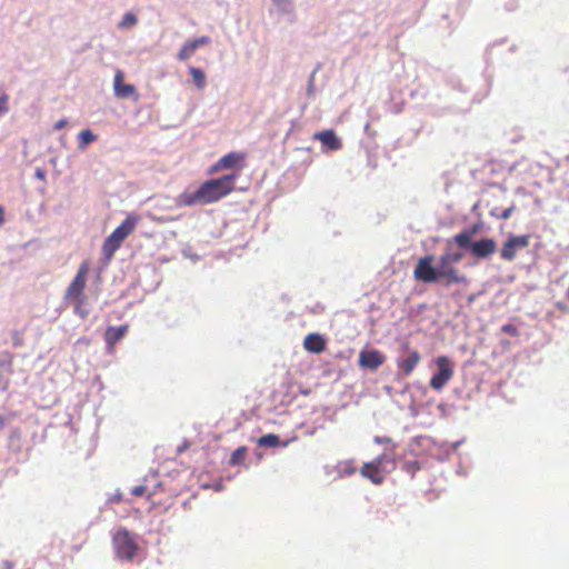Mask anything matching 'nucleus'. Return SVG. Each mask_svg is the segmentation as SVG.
I'll return each mask as SVG.
<instances>
[{
	"mask_svg": "<svg viewBox=\"0 0 569 569\" xmlns=\"http://www.w3.org/2000/svg\"><path fill=\"white\" fill-rule=\"evenodd\" d=\"M140 221L138 214H129L119 227H117L110 236H108L102 244L101 251L107 261H110L114 252L121 247L122 242L134 231Z\"/></svg>",
	"mask_w": 569,
	"mask_h": 569,
	"instance_id": "nucleus-5",
	"label": "nucleus"
},
{
	"mask_svg": "<svg viewBox=\"0 0 569 569\" xmlns=\"http://www.w3.org/2000/svg\"><path fill=\"white\" fill-rule=\"evenodd\" d=\"M89 271V260L82 261L63 296L64 301L73 307V312L81 319H86L89 315V310L86 308L88 298L84 295Z\"/></svg>",
	"mask_w": 569,
	"mask_h": 569,
	"instance_id": "nucleus-3",
	"label": "nucleus"
},
{
	"mask_svg": "<svg viewBox=\"0 0 569 569\" xmlns=\"http://www.w3.org/2000/svg\"><path fill=\"white\" fill-rule=\"evenodd\" d=\"M373 441L379 445H388L391 442V439L389 437H375Z\"/></svg>",
	"mask_w": 569,
	"mask_h": 569,
	"instance_id": "nucleus-31",
	"label": "nucleus"
},
{
	"mask_svg": "<svg viewBox=\"0 0 569 569\" xmlns=\"http://www.w3.org/2000/svg\"><path fill=\"white\" fill-rule=\"evenodd\" d=\"M137 22H138V19L136 17V14L132 13V12H127L122 17V20L120 21L119 27H121V28H130V27L136 26Z\"/></svg>",
	"mask_w": 569,
	"mask_h": 569,
	"instance_id": "nucleus-25",
	"label": "nucleus"
},
{
	"mask_svg": "<svg viewBox=\"0 0 569 569\" xmlns=\"http://www.w3.org/2000/svg\"><path fill=\"white\" fill-rule=\"evenodd\" d=\"M497 250V242L493 239L485 238L471 244V252L476 258L483 259Z\"/></svg>",
	"mask_w": 569,
	"mask_h": 569,
	"instance_id": "nucleus-12",
	"label": "nucleus"
},
{
	"mask_svg": "<svg viewBox=\"0 0 569 569\" xmlns=\"http://www.w3.org/2000/svg\"><path fill=\"white\" fill-rule=\"evenodd\" d=\"M567 298L569 300V287H568V290H567Z\"/></svg>",
	"mask_w": 569,
	"mask_h": 569,
	"instance_id": "nucleus-41",
	"label": "nucleus"
},
{
	"mask_svg": "<svg viewBox=\"0 0 569 569\" xmlns=\"http://www.w3.org/2000/svg\"><path fill=\"white\" fill-rule=\"evenodd\" d=\"M453 240L460 248H469L471 250V244L473 242H471V237L466 230L460 233H457L453 237Z\"/></svg>",
	"mask_w": 569,
	"mask_h": 569,
	"instance_id": "nucleus-21",
	"label": "nucleus"
},
{
	"mask_svg": "<svg viewBox=\"0 0 569 569\" xmlns=\"http://www.w3.org/2000/svg\"><path fill=\"white\" fill-rule=\"evenodd\" d=\"M4 222V210L2 206H0V226Z\"/></svg>",
	"mask_w": 569,
	"mask_h": 569,
	"instance_id": "nucleus-37",
	"label": "nucleus"
},
{
	"mask_svg": "<svg viewBox=\"0 0 569 569\" xmlns=\"http://www.w3.org/2000/svg\"><path fill=\"white\" fill-rule=\"evenodd\" d=\"M437 372L430 379V387L433 390H441L453 377V366L446 356L436 359Z\"/></svg>",
	"mask_w": 569,
	"mask_h": 569,
	"instance_id": "nucleus-7",
	"label": "nucleus"
},
{
	"mask_svg": "<svg viewBox=\"0 0 569 569\" xmlns=\"http://www.w3.org/2000/svg\"><path fill=\"white\" fill-rule=\"evenodd\" d=\"M385 361L386 356L378 349L362 350L358 358L359 366L370 370H377Z\"/></svg>",
	"mask_w": 569,
	"mask_h": 569,
	"instance_id": "nucleus-10",
	"label": "nucleus"
},
{
	"mask_svg": "<svg viewBox=\"0 0 569 569\" xmlns=\"http://www.w3.org/2000/svg\"><path fill=\"white\" fill-rule=\"evenodd\" d=\"M420 353L417 350H410L403 358L397 360V367L403 376H409L420 362Z\"/></svg>",
	"mask_w": 569,
	"mask_h": 569,
	"instance_id": "nucleus-14",
	"label": "nucleus"
},
{
	"mask_svg": "<svg viewBox=\"0 0 569 569\" xmlns=\"http://www.w3.org/2000/svg\"><path fill=\"white\" fill-rule=\"evenodd\" d=\"M3 356L7 358V363L10 367L12 365V355L9 352H6Z\"/></svg>",
	"mask_w": 569,
	"mask_h": 569,
	"instance_id": "nucleus-36",
	"label": "nucleus"
},
{
	"mask_svg": "<svg viewBox=\"0 0 569 569\" xmlns=\"http://www.w3.org/2000/svg\"><path fill=\"white\" fill-rule=\"evenodd\" d=\"M193 54L194 53H193L192 49L186 42L182 46V48L180 49L179 53H178V59L181 60V61H186V60L190 59Z\"/></svg>",
	"mask_w": 569,
	"mask_h": 569,
	"instance_id": "nucleus-26",
	"label": "nucleus"
},
{
	"mask_svg": "<svg viewBox=\"0 0 569 569\" xmlns=\"http://www.w3.org/2000/svg\"><path fill=\"white\" fill-rule=\"evenodd\" d=\"M313 139L319 140L329 151H337L342 148V142L333 129L316 132Z\"/></svg>",
	"mask_w": 569,
	"mask_h": 569,
	"instance_id": "nucleus-11",
	"label": "nucleus"
},
{
	"mask_svg": "<svg viewBox=\"0 0 569 569\" xmlns=\"http://www.w3.org/2000/svg\"><path fill=\"white\" fill-rule=\"evenodd\" d=\"M246 166V153L231 151L221 157L209 168V174L218 173L222 170L236 169L241 171Z\"/></svg>",
	"mask_w": 569,
	"mask_h": 569,
	"instance_id": "nucleus-8",
	"label": "nucleus"
},
{
	"mask_svg": "<svg viewBox=\"0 0 569 569\" xmlns=\"http://www.w3.org/2000/svg\"><path fill=\"white\" fill-rule=\"evenodd\" d=\"M4 425H6V418L3 416H0V430L3 429Z\"/></svg>",
	"mask_w": 569,
	"mask_h": 569,
	"instance_id": "nucleus-38",
	"label": "nucleus"
},
{
	"mask_svg": "<svg viewBox=\"0 0 569 569\" xmlns=\"http://www.w3.org/2000/svg\"><path fill=\"white\" fill-rule=\"evenodd\" d=\"M189 72L192 77L193 83L198 89H203L206 87V76L204 72L196 67H190Z\"/></svg>",
	"mask_w": 569,
	"mask_h": 569,
	"instance_id": "nucleus-17",
	"label": "nucleus"
},
{
	"mask_svg": "<svg viewBox=\"0 0 569 569\" xmlns=\"http://www.w3.org/2000/svg\"><path fill=\"white\" fill-rule=\"evenodd\" d=\"M280 443V438L277 435L268 433L258 439V445L264 448H273Z\"/></svg>",
	"mask_w": 569,
	"mask_h": 569,
	"instance_id": "nucleus-19",
	"label": "nucleus"
},
{
	"mask_svg": "<svg viewBox=\"0 0 569 569\" xmlns=\"http://www.w3.org/2000/svg\"><path fill=\"white\" fill-rule=\"evenodd\" d=\"M239 173L226 174L220 178L209 179L202 182L194 191H183L178 197V206L193 207L209 204L221 200L234 190V182Z\"/></svg>",
	"mask_w": 569,
	"mask_h": 569,
	"instance_id": "nucleus-2",
	"label": "nucleus"
},
{
	"mask_svg": "<svg viewBox=\"0 0 569 569\" xmlns=\"http://www.w3.org/2000/svg\"><path fill=\"white\" fill-rule=\"evenodd\" d=\"M462 258L461 252H446L439 257L438 267H433L432 254L421 257L413 269V278L425 283L442 282L447 287L467 283V277L455 268Z\"/></svg>",
	"mask_w": 569,
	"mask_h": 569,
	"instance_id": "nucleus-1",
	"label": "nucleus"
},
{
	"mask_svg": "<svg viewBox=\"0 0 569 569\" xmlns=\"http://www.w3.org/2000/svg\"><path fill=\"white\" fill-rule=\"evenodd\" d=\"M211 42L210 38L207 37V36H202V37H199L197 39H193V40H189L187 41V43L190 46V48L192 49L193 53H196L197 49L202 47V46H207Z\"/></svg>",
	"mask_w": 569,
	"mask_h": 569,
	"instance_id": "nucleus-23",
	"label": "nucleus"
},
{
	"mask_svg": "<svg viewBox=\"0 0 569 569\" xmlns=\"http://www.w3.org/2000/svg\"><path fill=\"white\" fill-rule=\"evenodd\" d=\"M67 126V120L64 119H61L59 121L56 122L54 124V130H61L62 128H64Z\"/></svg>",
	"mask_w": 569,
	"mask_h": 569,
	"instance_id": "nucleus-35",
	"label": "nucleus"
},
{
	"mask_svg": "<svg viewBox=\"0 0 569 569\" xmlns=\"http://www.w3.org/2000/svg\"><path fill=\"white\" fill-rule=\"evenodd\" d=\"M396 469L395 452L386 451L372 461L365 462L360 468V475L373 485H381L387 475Z\"/></svg>",
	"mask_w": 569,
	"mask_h": 569,
	"instance_id": "nucleus-4",
	"label": "nucleus"
},
{
	"mask_svg": "<svg viewBox=\"0 0 569 569\" xmlns=\"http://www.w3.org/2000/svg\"><path fill=\"white\" fill-rule=\"evenodd\" d=\"M481 229V226L476 223L473 224L470 229L466 230L469 236L472 238L473 236H476Z\"/></svg>",
	"mask_w": 569,
	"mask_h": 569,
	"instance_id": "nucleus-32",
	"label": "nucleus"
},
{
	"mask_svg": "<svg viewBox=\"0 0 569 569\" xmlns=\"http://www.w3.org/2000/svg\"><path fill=\"white\" fill-rule=\"evenodd\" d=\"M8 102H9V96L4 91L0 90V116L8 112V110H9Z\"/></svg>",
	"mask_w": 569,
	"mask_h": 569,
	"instance_id": "nucleus-27",
	"label": "nucleus"
},
{
	"mask_svg": "<svg viewBox=\"0 0 569 569\" xmlns=\"http://www.w3.org/2000/svg\"><path fill=\"white\" fill-rule=\"evenodd\" d=\"M152 220L156 221V222H166V221H168L164 218H152Z\"/></svg>",
	"mask_w": 569,
	"mask_h": 569,
	"instance_id": "nucleus-39",
	"label": "nucleus"
},
{
	"mask_svg": "<svg viewBox=\"0 0 569 569\" xmlns=\"http://www.w3.org/2000/svg\"><path fill=\"white\" fill-rule=\"evenodd\" d=\"M78 140H79V147L83 148L87 144L93 142L96 140V136L91 132V130L86 129V130L80 131V133L78 134Z\"/></svg>",
	"mask_w": 569,
	"mask_h": 569,
	"instance_id": "nucleus-22",
	"label": "nucleus"
},
{
	"mask_svg": "<svg viewBox=\"0 0 569 569\" xmlns=\"http://www.w3.org/2000/svg\"><path fill=\"white\" fill-rule=\"evenodd\" d=\"M356 467L352 460L341 461L338 465V472L340 477H349L356 472Z\"/></svg>",
	"mask_w": 569,
	"mask_h": 569,
	"instance_id": "nucleus-20",
	"label": "nucleus"
},
{
	"mask_svg": "<svg viewBox=\"0 0 569 569\" xmlns=\"http://www.w3.org/2000/svg\"><path fill=\"white\" fill-rule=\"evenodd\" d=\"M123 77L124 76L121 70H118L116 72L114 81H113L114 94L121 99H127V98L136 96V100H137L138 96H137L136 87L133 84H124Z\"/></svg>",
	"mask_w": 569,
	"mask_h": 569,
	"instance_id": "nucleus-13",
	"label": "nucleus"
},
{
	"mask_svg": "<svg viewBox=\"0 0 569 569\" xmlns=\"http://www.w3.org/2000/svg\"><path fill=\"white\" fill-rule=\"evenodd\" d=\"M529 246V236H512L502 246L500 256L503 260L511 261L516 258L517 250Z\"/></svg>",
	"mask_w": 569,
	"mask_h": 569,
	"instance_id": "nucleus-9",
	"label": "nucleus"
},
{
	"mask_svg": "<svg viewBox=\"0 0 569 569\" xmlns=\"http://www.w3.org/2000/svg\"><path fill=\"white\" fill-rule=\"evenodd\" d=\"M0 568L1 569H13L14 568V563L12 561L4 560V561L1 562Z\"/></svg>",
	"mask_w": 569,
	"mask_h": 569,
	"instance_id": "nucleus-34",
	"label": "nucleus"
},
{
	"mask_svg": "<svg viewBox=\"0 0 569 569\" xmlns=\"http://www.w3.org/2000/svg\"><path fill=\"white\" fill-rule=\"evenodd\" d=\"M129 326L122 325L119 327H108L104 332V340L109 347L118 343L128 332Z\"/></svg>",
	"mask_w": 569,
	"mask_h": 569,
	"instance_id": "nucleus-16",
	"label": "nucleus"
},
{
	"mask_svg": "<svg viewBox=\"0 0 569 569\" xmlns=\"http://www.w3.org/2000/svg\"><path fill=\"white\" fill-rule=\"evenodd\" d=\"M211 42L210 38L207 37V36H202V37H199L197 39H193V40H189L187 41V43L190 46V48L192 49L193 53H196L197 49L202 47V46H207Z\"/></svg>",
	"mask_w": 569,
	"mask_h": 569,
	"instance_id": "nucleus-24",
	"label": "nucleus"
},
{
	"mask_svg": "<svg viewBox=\"0 0 569 569\" xmlns=\"http://www.w3.org/2000/svg\"><path fill=\"white\" fill-rule=\"evenodd\" d=\"M117 556L122 560H132L138 550L134 535L126 528L118 529L112 538Z\"/></svg>",
	"mask_w": 569,
	"mask_h": 569,
	"instance_id": "nucleus-6",
	"label": "nucleus"
},
{
	"mask_svg": "<svg viewBox=\"0 0 569 569\" xmlns=\"http://www.w3.org/2000/svg\"><path fill=\"white\" fill-rule=\"evenodd\" d=\"M403 469L407 472L413 475L416 471H418L420 469V465L418 461H408L405 463Z\"/></svg>",
	"mask_w": 569,
	"mask_h": 569,
	"instance_id": "nucleus-29",
	"label": "nucleus"
},
{
	"mask_svg": "<svg viewBox=\"0 0 569 569\" xmlns=\"http://www.w3.org/2000/svg\"><path fill=\"white\" fill-rule=\"evenodd\" d=\"M512 329L510 325L503 327V331L509 332Z\"/></svg>",
	"mask_w": 569,
	"mask_h": 569,
	"instance_id": "nucleus-40",
	"label": "nucleus"
},
{
	"mask_svg": "<svg viewBox=\"0 0 569 569\" xmlns=\"http://www.w3.org/2000/svg\"><path fill=\"white\" fill-rule=\"evenodd\" d=\"M516 207L511 206L509 208H506L501 213H496L495 211H491V214L497 217L498 219L507 220L511 217L512 212L515 211Z\"/></svg>",
	"mask_w": 569,
	"mask_h": 569,
	"instance_id": "nucleus-28",
	"label": "nucleus"
},
{
	"mask_svg": "<svg viewBox=\"0 0 569 569\" xmlns=\"http://www.w3.org/2000/svg\"><path fill=\"white\" fill-rule=\"evenodd\" d=\"M13 346L14 347L22 346V338H21V335L18 331L13 332Z\"/></svg>",
	"mask_w": 569,
	"mask_h": 569,
	"instance_id": "nucleus-33",
	"label": "nucleus"
},
{
	"mask_svg": "<svg viewBox=\"0 0 569 569\" xmlns=\"http://www.w3.org/2000/svg\"><path fill=\"white\" fill-rule=\"evenodd\" d=\"M326 340L319 333H309L303 340V347L309 352L320 353L326 349Z\"/></svg>",
	"mask_w": 569,
	"mask_h": 569,
	"instance_id": "nucleus-15",
	"label": "nucleus"
},
{
	"mask_svg": "<svg viewBox=\"0 0 569 569\" xmlns=\"http://www.w3.org/2000/svg\"><path fill=\"white\" fill-rule=\"evenodd\" d=\"M147 488L144 486H136L131 489V495L136 497H141L144 495Z\"/></svg>",
	"mask_w": 569,
	"mask_h": 569,
	"instance_id": "nucleus-30",
	"label": "nucleus"
},
{
	"mask_svg": "<svg viewBox=\"0 0 569 569\" xmlns=\"http://www.w3.org/2000/svg\"><path fill=\"white\" fill-rule=\"evenodd\" d=\"M247 453H248L247 447L242 446V447L237 448L230 457V460H229L230 466L241 465L246 460Z\"/></svg>",
	"mask_w": 569,
	"mask_h": 569,
	"instance_id": "nucleus-18",
	"label": "nucleus"
}]
</instances>
